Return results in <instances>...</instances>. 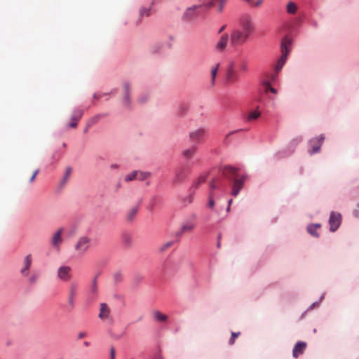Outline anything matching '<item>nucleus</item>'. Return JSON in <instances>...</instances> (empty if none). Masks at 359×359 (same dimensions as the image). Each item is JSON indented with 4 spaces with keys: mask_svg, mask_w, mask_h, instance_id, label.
<instances>
[{
    "mask_svg": "<svg viewBox=\"0 0 359 359\" xmlns=\"http://www.w3.org/2000/svg\"><path fill=\"white\" fill-rule=\"evenodd\" d=\"M239 68L242 72H248V62L246 61H242L239 65Z\"/></svg>",
    "mask_w": 359,
    "mask_h": 359,
    "instance_id": "obj_41",
    "label": "nucleus"
},
{
    "mask_svg": "<svg viewBox=\"0 0 359 359\" xmlns=\"http://www.w3.org/2000/svg\"><path fill=\"white\" fill-rule=\"evenodd\" d=\"M110 355H111V359H114L115 358V350H114V348H111Z\"/></svg>",
    "mask_w": 359,
    "mask_h": 359,
    "instance_id": "obj_50",
    "label": "nucleus"
},
{
    "mask_svg": "<svg viewBox=\"0 0 359 359\" xmlns=\"http://www.w3.org/2000/svg\"><path fill=\"white\" fill-rule=\"evenodd\" d=\"M236 172V169L231 166H226L223 169L222 173L226 177H231V175H234Z\"/></svg>",
    "mask_w": 359,
    "mask_h": 359,
    "instance_id": "obj_26",
    "label": "nucleus"
},
{
    "mask_svg": "<svg viewBox=\"0 0 359 359\" xmlns=\"http://www.w3.org/2000/svg\"><path fill=\"white\" fill-rule=\"evenodd\" d=\"M32 263V257L31 254L27 255L23 260V266L20 270V273L23 276H27L29 273V269Z\"/></svg>",
    "mask_w": 359,
    "mask_h": 359,
    "instance_id": "obj_13",
    "label": "nucleus"
},
{
    "mask_svg": "<svg viewBox=\"0 0 359 359\" xmlns=\"http://www.w3.org/2000/svg\"><path fill=\"white\" fill-rule=\"evenodd\" d=\"M115 278L116 280H121L122 279V275L121 273H117L115 275Z\"/></svg>",
    "mask_w": 359,
    "mask_h": 359,
    "instance_id": "obj_53",
    "label": "nucleus"
},
{
    "mask_svg": "<svg viewBox=\"0 0 359 359\" xmlns=\"http://www.w3.org/2000/svg\"><path fill=\"white\" fill-rule=\"evenodd\" d=\"M229 39L230 37L229 34L224 33L222 34L215 44V50L219 53L224 52L227 47Z\"/></svg>",
    "mask_w": 359,
    "mask_h": 359,
    "instance_id": "obj_11",
    "label": "nucleus"
},
{
    "mask_svg": "<svg viewBox=\"0 0 359 359\" xmlns=\"http://www.w3.org/2000/svg\"><path fill=\"white\" fill-rule=\"evenodd\" d=\"M199 8H201V5H194L191 7L188 8L184 14V17L187 20H191L194 16L196 11L198 10Z\"/></svg>",
    "mask_w": 359,
    "mask_h": 359,
    "instance_id": "obj_21",
    "label": "nucleus"
},
{
    "mask_svg": "<svg viewBox=\"0 0 359 359\" xmlns=\"http://www.w3.org/2000/svg\"><path fill=\"white\" fill-rule=\"evenodd\" d=\"M239 25L242 32L250 36L255 31V27L252 18L249 15H244L239 19Z\"/></svg>",
    "mask_w": 359,
    "mask_h": 359,
    "instance_id": "obj_5",
    "label": "nucleus"
},
{
    "mask_svg": "<svg viewBox=\"0 0 359 359\" xmlns=\"http://www.w3.org/2000/svg\"><path fill=\"white\" fill-rule=\"evenodd\" d=\"M260 116L261 113L258 110H255L248 114L247 121L250 122L257 120Z\"/></svg>",
    "mask_w": 359,
    "mask_h": 359,
    "instance_id": "obj_29",
    "label": "nucleus"
},
{
    "mask_svg": "<svg viewBox=\"0 0 359 359\" xmlns=\"http://www.w3.org/2000/svg\"><path fill=\"white\" fill-rule=\"evenodd\" d=\"M243 183H244V177H243L242 179L235 180L233 184V189L231 191V194L233 196H236L238 194L239 191L243 187Z\"/></svg>",
    "mask_w": 359,
    "mask_h": 359,
    "instance_id": "obj_18",
    "label": "nucleus"
},
{
    "mask_svg": "<svg viewBox=\"0 0 359 359\" xmlns=\"http://www.w3.org/2000/svg\"><path fill=\"white\" fill-rule=\"evenodd\" d=\"M172 244H173V243L172 241L167 242V243H164L159 248V251L161 252L165 251L167 249L170 248L172 245Z\"/></svg>",
    "mask_w": 359,
    "mask_h": 359,
    "instance_id": "obj_37",
    "label": "nucleus"
},
{
    "mask_svg": "<svg viewBox=\"0 0 359 359\" xmlns=\"http://www.w3.org/2000/svg\"><path fill=\"white\" fill-rule=\"evenodd\" d=\"M261 84L264 88V92L266 94L272 93L276 95L278 94V90L272 86L268 81H261Z\"/></svg>",
    "mask_w": 359,
    "mask_h": 359,
    "instance_id": "obj_19",
    "label": "nucleus"
},
{
    "mask_svg": "<svg viewBox=\"0 0 359 359\" xmlns=\"http://www.w3.org/2000/svg\"><path fill=\"white\" fill-rule=\"evenodd\" d=\"M230 43L233 47L243 45L250 37L246 33L240 29H234L231 31L230 35Z\"/></svg>",
    "mask_w": 359,
    "mask_h": 359,
    "instance_id": "obj_3",
    "label": "nucleus"
},
{
    "mask_svg": "<svg viewBox=\"0 0 359 359\" xmlns=\"http://www.w3.org/2000/svg\"><path fill=\"white\" fill-rule=\"evenodd\" d=\"M87 336V333L86 332H80L78 333V339H81Z\"/></svg>",
    "mask_w": 359,
    "mask_h": 359,
    "instance_id": "obj_46",
    "label": "nucleus"
},
{
    "mask_svg": "<svg viewBox=\"0 0 359 359\" xmlns=\"http://www.w3.org/2000/svg\"><path fill=\"white\" fill-rule=\"evenodd\" d=\"M278 74L273 71V73L266 74L262 81H268L269 83L272 85L273 83L276 82L278 78Z\"/></svg>",
    "mask_w": 359,
    "mask_h": 359,
    "instance_id": "obj_23",
    "label": "nucleus"
},
{
    "mask_svg": "<svg viewBox=\"0 0 359 359\" xmlns=\"http://www.w3.org/2000/svg\"><path fill=\"white\" fill-rule=\"evenodd\" d=\"M92 240L90 237L80 236L74 245V250L78 255L82 256L90 250Z\"/></svg>",
    "mask_w": 359,
    "mask_h": 359,
    "instance_id": "obj_2",
    "label": "nucleus"
},
{
    "mask_svg": "<svg viewBox=\"0 0 359 359\" xmlns=\"http://www.w3.org/2000/svg\"><path fill=\"white\" fill-rule=\"evenodd\" d=\"M252 8H259L262 6L264 0H243Z\"/></svg>",
    "mask_w": 359,
    "mask_h": 359,
    "instance_id": "obj_28",
    "label": "nucleus"
},
{
    "mask_svg": "<svg viewBox=\"0 0 359 359\" xmlns=\"http://www.w3.org/2000/svg\"><path fill=\"white\" fill-rule=\"evenodd\" d=\"M37 278H38L37 275H32L29 277V280L31 283H36Z\"/></svg>",
    "mask_w": 359,
    "mask_h": 359,
    "instance_id": "obj_45",
    "label": "nucleus"
},
{
    "mask_svg": "<svg viewBox=\"0 0 359 359\" xmlns=\"http://www.w3.org/2000/svg\"><path fill=\"white\" fill-rule=\"evenodd\" d=\"M216 2L218 3V7H217L218 11L219 13L222 12L224 6L226 2V0H217Z\"/></svg>",
    "mask_w": 359,
    "mask_h": 359,
    "instance_id": "obj_39",
    "label": "nucleus"
},
{
    "mask_svg": "<svg viewBox=\"0 0 359 359\" xmlns=\"http://www.w3.org/2000/svg\"><path fill=\"white\" fill-rule=\"evenodd\" d=\"M217 0H203V4H201V7H205L206 8H209L212 7L215 5V2H216Z\"/></svg>",
    "mask_w": 359,
    "mask_h": 359,
    "instance_id": "obj_36",
    "label": "nucleus"
},
{
    "mask_svg": "<svg viewBox=\"0 0 359 359\" xmlns=\"http://www.w3.org/2000/svg\"><path fill=\"white\" fill-rule=\"evenodd\" d=\"M226 25H224L222 26V27L219 28V31H218V34H221V33H222V32L224 31V29H226Z\"/></svg>",
    "mask_w": 359,
    "mask_h": 359,
    "instance_id": "obj_52",
    "label": "nucleus"
},
{
    "mask_svg": "<svg viewBox=\"0 0 359 359\" xmlns=\"http://www.w3.org/2000/svg\"><path fill=\"white\" fill-rule=\"evenodd\" d=\"M83 345L86 347H88L90 346V343L88 341H84Z\"/></svg>",
    "mask_w": 359,
    "mask_h": 359,
    "instance_id": "obj_58",
    "label": "nucleus"
},
{
    "mask_svg": "<svg viewBox=\"0 0 359 359\" xmlns=\"http://www.w3.org/2000/svg\"><path fill=\"white\" fill-rule=\"evenodd\" d=\"M63 232V229L62 228L58 229L56 231L53 233L50 244L53 248L57 250H60V245L62 243V234Z\"/></svg>",
    "mask_w": 359,
    "mask_h": 359,
    "instance_id": "obj_10",
    "label": "nucleus"
},
{
    "mask_svg": "<svg viewBox=\"0 0 359 359\" xmlns=\"http://www.w3.org/2000/svg\"><path fill=\"white\" fill-rule=\"evenodd\" d=\"M134 180H137V170L127 174L125 177L126 182H130Z\"/></svg>",
    "mask_w": 359,
    "mask_h": 359,
    "instance_id": "obj_35",
    "label": "nucleus"
},
{
    "mask_svg": "<svg viewBox=\"0 0 359 359\" xmlns=\"http://www.w3.org/2000/svg\"><path fill=\"white\" fill-rule=\"evenodd\" d=\"M210 187H211V189H216V188H217V186H216V184H215V182H214V181L211 182V183H210Z\"/></svg>",
    "mask_w": 359,
    "mask_h": 359,
    "instance_id": "obj_54",
    "label": "nucleus"
},
{
    "mask_svg": "<svg viewBox=\"0 0 359 359\" xmlns=\"http://www.w3.org/2000/svg\"><path fill=\"white\" fill-rule=\"evenodd\" d=\"M39 173V170H36L34 173L32 174L30 180H29V182H32L34 180H35V177L37 175V174Z\"/></svg>",
    "mask_w": 359,
    "mask_h": 359,
    "instance_id": "obj_47",
    "label": "nucleus"
},
{
    "mask_svg": "<svg viewBox=\"0 0 359 359\" xmlns=\"http://www.w3.org/2000/svg\"><path fill=\"white\" fill-rule=\"evenodd\" d=\"M325 138V135L320 134V135L312 137L309 140V149H308V153L310 156L320 152Z\"/></svg>",
    "mask_w": 359,
    "mask_h": 359,
    "instance_id": "obj_4",
    "label": "nucleus"
},
{
    "mask_svg": "<svg viewBox=\"0 0 359 359\" xmlns=\"http://www.w3.org/2000/svg\"><path fill=\"white\" fill-rule=\"evenodd\" d=\"M330 231L334 232L339 227L341 222V215L339 212L332 211L330 215L329 220Z\"/></svg>",
    "mask_w": 359,
    "mask_h": 359,
    "instance_id": "obj_9",
    "label": "nucleus"
},
{
    "mask_svg": "<svg viewBox=\"0 0 359 359\" xmlns=\"http://www.w3.org/2000/svg\"><path fill=\"white\" fill-rule=\"evenodd\" d=\"M106 114H97L92 118H90L87 123V127H91L92 126L96 124L100 118L104 117Z\"/></svg>",
    "mask_w": 359,
    "mask_h": 359,
    "instance_id": "obj_25",
    "label": "nucleus"
},
{
    "mask_svg": "<svg viewBox=\"0 0 359 359\" xmlns=\"http://www.w3.org/2000/svg\"><path fill=\"white\" fill-rule=\"evenodd\" d=\"M219 67V64L217 63L213 67H212V68H211L210 74H211V83H212V86L215 85V78H216V76H217V71H218Z\"/></svg>",
    "mask_w": 359,
    "mask_h": 359,
    "instance_id": "obj_27",
    "label": "nucleus"
},
{
    "mask_svg": "<svg viewBox=\"0 0 359 359\" xmlns=\"http://www.w3.org/2000/svg\"><path fill=\"white\" fill-rule=\"evenodd\" d=\"M151 13V8L142 7L140 9L139 14L140 17L147 16L149 17Z\"/></svg>",
    "mask_w": 359,
    "mask_h": 359,
    "instance_id": "obj_31",
    "label": "nucleus"
},
{
    "mask_svg": "<svg viewBox=\"0 0 359 359\" xmlns=\"http://www.w3.org/2000/svg\"><path fill=\"white\" fill-rule=\"evenodd\" d=\"M307 344L305 341H299L293 347V358H297L302 355L306 348Z\"/></svg>",
    "mask_w": 359,
    "mask_h": 359,
    "instance_id": "obj_14",
    "label": "nucleus"
},
{
    "mask_svg": "<svg viewBox=\"0 0 359 359\" xmlns=\"http://www.w3.org/2000/svg\"><path fill=\"white\" fill-rule=\"evenodd\" d=\"M79 290V284L76 282H72L68 286L67 290V304L70 309L75 306L76 297Z\"/></svg>",
    "mask_w": 359,
    "mask_h": 359,
    "instance_id": "obj_6",
    "label": "nucleus"
},
{
    "mask_svg": "<svg viewBox=\"0 0 359 359\" xmlns=\"http://www.w3.org/2000/svg\"><path fill=\"white\" fill-rule=\"evenodd\" d=\"M241 334V333L238 332H232L231 333V337L229 339V344L230 345H233L235 342V339Z\"/></svg>",
    "mask_w": 359,
    "mask_h": 359,
    "instance_id": "obj_40",
    "label": "nucleus"
},
{
    "mask_svg": "<svg viewBox=\"0 0 359 359\" xmlns=\"http://www.w3.org/2000/svg\"><path fill=\"white\" fill-rule=\"evenodd\" d=\"M109 313L110 309L107 304L105 303H102L100 304L99 318L102 320H105L109 318Z\"/></svg>",
    "mask_w": 359,
    "mask_h": 359,
    "instance_id": "obj_20",
    "label": "nucleus"
},
{
    "mask_svg": "<svg viewBox=\"0 0 359 359\" xmlns=\"http://www.w3.org/2000/svg\"><path fill=\"white\" fill-rule=\"evenodd\" d=\"M90 290H91V292L93 293H95L97 292V287L96 278H95L93 280Z\"/></svg>",
    "mask_w": 359,
    "mask_h": 359,
    "instance_id": "obj_44",
    "label": "nucleus"
},
{
    "mask_svg": "<svg viewBox=\"0 0 359 359\" xmlns=\"http://www.w3.org/2000/svg\"><path fill=\"white\" fill-rule=\"evenodd\" d=\"M162 0H152L151 2V6H154L156 4H160Z\"/></svg>",
    "mask_w": 359,
    "mask_h": 359,
    "instance_id": "obj_51",
    "label": "nucleus"
},
{
    "mask_svg": "<svg viewBox=\"0 0 359 359\" xmlns=\"http://www.w3.org/2000/svg\"><path fill=\"white\" fill-rule=\"evenodd\" d=\"M71 173H72V168L70 167H67L66 169H65V175L62 180V182L61 183L62 184H66V182L68 181L70 175H71Z\"/></svg>",
    "mask_w": 359,
    "mask_h": 359,
    "instance_id": "obj_33",
    "label": "nucleus"
},
{
    "mask_svg": "<svg viewBox=\"0 0 359 359\" xmlns=\"http://www.w3.org/2000/svg\"><path fill=\"white\" fill-rule=\"evenodd\" d=\"M207 130L205 128H199L195 129L189 133V140L196 144L202 143L206 136Z\"/></svg>",
    "mask_w": 359,
    "mask_h": 359,
    "instance_id": "obj_7",
    "label": "nucleus"
},
{
    "mask_svg": "<svg viewBox=\"0 0 359 359\" xmlns=\"http://www.w3.org/2000/svg\"><path fill=\"white\" fill-rule=\"evenodd\" d=\"M321 228V224L320 223H311L307 225L306 231L309 235L312 237L318 238L320 236V233H318V229Z\"/></svg>",
    "mask_w": 359,
    "mask_h": 359,
    "instance_id": "obj_15",
    "label": "nucleus"
},
{
    "mask_svg": "<svg viewBox=\"0 0 359 359\" xmlns=\"http://www.w3.org/2000/svg\"><path fill=\"white\" fill-rule=\"evenodd\" d=\"M136 212H137V209L135 208V209L133 210V214H135Z\"/></svg>",
    "mask_w": 359,
    "mask_h": 359,
    "instance_id": "obj_60",
    "label": "nucleus"
},
{
    "mask_svg": "<svg viewBox=\"0 0 359 359\" xmlns=\"http://www.w3.org/2000/svg\"><path fill=\"white\" fill-rule=\"evenodd\" d=\"M57 277L62 282H68L72 278V270L69 266L62 265L57 270Z\"/></svg>",
    "mask_w": 359,
    "mask_h": 359,
    "instance_id": "obj_8",
    "label": "nucleus"
},
{
    "mask_svg": "<svg viewBox=\"0 0 359 359\" xmlns=\"http://www.w3.org/2000/svg\"><path fill=\"white\" fill-rule=\"evenodd\" d=\"M124 96L123 99V104L126 106L130 105V86L128 83H125L123 86Z\"/></svg>",
    "mask_w": 359,
    "mask_h": 359,
    "instance_id": "obj_22",
    "label": "nucleus"
},
{
    "mask_svg": "<svg viewBox=\"0 0 359 359\" xmlns=\"http://www.w3.org/2000/svg\"><path fill=\"white\" fill-rule=\"evenodd\" d=\"M111 167L112 168H116V165H112Z\"/></svg>",
    "mask_w": 359,
    "mask_h": 359,
    "instance_id": "obj_62",
    "label": "nucleus"
},
{
    "mask_svg": "<svg viewBox=\"0 0 359 359\" xmlns=\"http://www.w3.org/2000/svg\"><path fill=\"white\" fill-rule=\"evenodd\" d=\"M125 242H127L128 243L130 242L129 236H126L125 237Z\"/></svg>",
    "mask_w": 359,
    "mask_h": 359,
    "instance_id": "obj_56",
    "label": "nucleus"
},
{
    "mask_svg": "<svg viewBox=\"0 0 359 359\" xmlns=\"http://www.w3.org/2000/svg\"><path fill=\"white\" fill-rule=\"evenodd\" d=\"M292 7H293V13H294L296 10H297V6H296V5L294 3H293V5H292Z\"/></svg>",
    "mask_w": 359,
    "mask_h": 359,
    "instance_id": "obj_59",
    "label": "nucleus"
},
{
    "mask_svg": "<svg viewBox=\"0 0 359 359\" xmlns=\"http://www.w3.org/2000/svg\"><path fill=\"white\" fill-rule=\"evenodd\" d=\"M324 296H325L324 294H322L318 301L313 302L312 304H311L309 306V307L307 309V311L311 310V309H314L315 307L319 306L320 302L324 299Z\"/></svg>",
    "mask_w": 359,
    "mask_h": 359,
    "instance_id": "obj_38",
    "label": "nucleus"
},
{
    "mask_svg": "<svg viewBox=\"0 0 359 359\" xmlns=\"http://www.w3.org/2000/svg\"><path fill=\"white\" fill-rule=\"evenodd\" d=\"M291 45V39L288 36H285L281 42V55L278 59L277 62L273 69V71L276 72V73H279L281 71L284 65L285 64L288 55L290 52Z\"/></svg>",
    "mask_w": 359,
    "mask_h": 359,
    "instance_id": "obj_1",
    "label": "nucleus"
},
{
    "mask_svg": "<svg viewBox=\"0 0 359 359\" xmlns=\"http://www.w3.org/2000/svg\"><path fill=\"white\" fill-rule=\"evenodd\" d=\"M353 215L359 218V204L357 205L355 209L353 211Z\"/></svg>",
    "mask_w": 359,
    "mask_h": 359,
    "instance_id": "obj_49",
    "label": "nucleus"
},
{
    "mask_svg": "<svg viewBox=\"0 0 359 359\" xmlns=\"http://www.w3.org/2000/svg\"><path fill=\"white\" fill-rule=\"evenodd\" d=\"M287 11L288 13H292V1H289L287 5Z\"/></svg>",
    "mask_w": 359,
    "mask_h": 359,
    "instance_id": "obj_48",
    "label": "nucleus"
},
{
    "mask_svg": "<svg viewBox=\"0 0 359 359\" xmlns=\"http://www.w3.org/2000/svg\"><path fill=\"white\" fill-rule=\"evenodd\" d=\"M205 181V177H204V176H201V177H200L198 179V180H197L196 183L195 184V187H196V188L198 187V186H199L201 184L203 183Z\"/></svg>",
    "mask_w": 359,
    "mask_h": 359,
    "instance_id": "obj_42",
    "label": "nucleus"
},
{
    "mask_svg": "<svg viewBox=\"0 0 359 359\" xmlns=\"http://www.w3.org/2000/svg\"><path fill=\"white\" fill-rule=\"evenodd\" d=\"M83 110L81 109H75L72 115H71V123L69 124V127L70 128H76L77 126V123L79 122V121L81 118L82 116H83Z\"/></svg>",
    "mask_w": 359,
    "mask_h": 359,
    "instance_id": "obj_16",
    "label": "nucleus"
},
{
    "mask_svg": "<svg viewBox=\"0 0 359 359\" xmlns=\"http://www.w3.org/2000/svg\"><path fill=\"white\" fill-rule=\"evenodd\" d=\"M208 205L210 208H213L215 205V201H214V198H213L212 192L210 194V196H209Z\"/></svg>",
    "mask_w": 359,
    "mask_h": 359,
    "instance_id": "obj_43",
    "label": "nucleus"
},
{
    "mask_svg": "<svg viewBox=\"0 0 359 359\" xmlns=\"http://www.w3.org/2000/svg\"><path fill=\"white\" fill-rule=\"evenodd\" d=\"M220 245H221V244H220V241H219L217 242V247H218V248H220Z\"/></svg>",
    "mask_w": 359,
    "mask_h": 359,
    "instance_id": "obj_61",
    "label": "nucleus"
},
{
    "mask_svg": "<svg viewBox=\"0 0 359 359\" xmlns=\"http://www.w3.org/2000/svg\"><path fill=\"white\" fill-rule=\"evenodd\" d=\"M150 176V173L147 172H141L137 170V180L143 181Z\"/></svg>",
    "mask_w": 359,
    "mask_h": 359,
    "instance_id": "obj_32",
    "label": "nucleus"
},
{
    "mask_svg": "<svg viewBox=\"0 0 359 359\" xmlns=\"http://www.w3.org/2000/svg\"><path fill=\"white\" fill-rule=\"evenodd\" d=\"M302 140V138L301 137L295 139V141H297V143L300 142Z\"/></svg>",
    "mask_w": 359,
    "mask_h": 359,
    "instance_id": "obj_57",
    "label": "nucleus"
},
{
    "mask_svg": "<svg viewBox=\"0 0 359 359\" xmlns=\"http://www.w3.org/2000/svg\"><path fill=\"white\" fill-rule=\"evenodd\" d=\"M226 80L230 83H234L238 80V75L234 69L233 63H231L227 69Z\"/></svg>",
    "mask_w": 359,
    "mask_h": 359,
    "instance_id": "obj_17",
    "label": "nucleus"
},
{
    "mask_svg": "<svg viewBox=\"0 0 359 359\" xmlns=\"http://www.w3.org/2000/svg\"><path fill=\"white\" fill-rule=\"evenodd\" d=\"M232 202H233V200H232V199H230V200L229 201V202H228V207H227V211H229V210H230V206H231V205Z\"/></svg>",
    "mask_w": 359,
    "mask_h": 359,
    "instance_id": "obj_55",
    "label": "nucleus"
},
{
    "mask_svg": "<svg viewBox=\"0 0 359 359\" xmlns=\"http://www.w3.org/2000/svg\"><path fill=\"white\" fill-rule=\"evenodd\" d=\"M196 150H197V148L196 146H194L191 148L185 149L183 151V156L186 158H191L196 153Z\"/></svg>",
    "mask_w": 359,
    "mask_h": 359,
    "instance_id": "obj_24",
    "label": "nucleus"
},
{
    "mask_svg": "<svg viewBox=\"0 0 359 359\" xmlns=\"http://www.w3.org/2000/svg\"><path fill=\"white\" fill-rule=\"evenodd\" d=\"M269 98H270V99H271V100H273V99H274V97H269Z\"/></svg>",
    "mask_w": 359,
    "mask_h": 359,
    "instance_id": "obj_63",
    "label": "nucleus"
},
{
    "mask_svg": "<svg viewBox=\"0 0 359 359\" xmlns=\"http://www.w3.org/2000/svg\"><path fill=\"white\" fill-rule=\"evenodd\" d=\"M183 172H184L183 169H180V170L177 171V172L175 174V177L174 178V182H178L180 180L184 179V176Z\"/></svg>",
    "mask_w": 359,
    "mask_h": 359,
    "instance_id": "obj_34",
    "label": "nucleus"
},
{
    "mask_svg": "<svg viewBox=\"0 0 359 359\" xmlns=\"http://www.w3.org/2000/svg\"><path fill=\"white\" fill-rule=\"evenodd\" d=\"M154 316L156 320L161 322H164L168 319V316L166 315L161 313L158 311H156L154 313Z\"/></svg>",
    "mask_w": 359,
    "mask_h": 359,
    "instance_id": "obj_30",
    "label": "nucleus"
},
{
    "mask_svg": "<svg viewBox=\"0 0 359 359\" xmlns=\"http://www.w3.org/2000/svg\"><path fill=\"white\" fill-rule=\"evenodd\" d=\"M196 227V222L194 220L191 219L184 222L180 231L176 232L177 236H182L183 234L186 233H190L193 231V230Z\"/></svg>",
    "mask_w": 359,
    "mask_h": 359,
    "instance_id": "obj_12",
    "label": "nucleus"
}]
</instances>
